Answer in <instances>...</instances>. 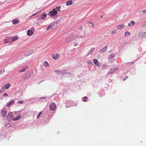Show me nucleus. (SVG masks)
Masks as SVG:
<instances>
[{
  "label": "nucleus",
  "instance_id": "f3484780",
  "mask_svg": "<svg viewBox=\"0 0 146 146\" xmlns=\"http://www.w3.org/2000/svg\"><path fill=\"white\" fill-rule=\"evenodd\" d=\"M130 35V32L127 31L125 33L124 35L125 36H129Z\"/></svg>",
  "mask_w": 146,
  "mask_h": 146
},
{
  "label": "nucleus",
  "instance_id": "c85d7f7f",
  "mask_svg": "<svg viewBox=\"0 0 146 146\" xmlns=\"http://www.w3.org/2000/svg\"><path fill=\"white\" fill-rule=\"evenodd\" d=\"M38 13H36L34 14H33L31 16H30V17H33L34 16H35V15H38Z\"/></svg>",
  "mask_w": 146,
  "mask_h": 146
},
{
  "label": "nucleus",
  "instance_id": "9d476101",
  "mask_svg": "<svg viewBox=\"0 0 146 146\" xmlns=\"http://www.w3.org/2000/svg\"><path fill=\"white\" fill-rule=\"evenodd\" d=\"M124 27V24H121L117 26V29L119 30H121Z\"/></svg>",
  "mask_w": 146,
  "mask_h": 146
},
{
  "label": "nucleus",
  "instance_id": "ddd939ff",
  "mask_svg": "<svg viewBox=\"0 0 146 146\" xmlns=\"http://www.w3.org/2000/svg\"><path fill=\"white\" fill-rule=\"evenodd\" d=\"M73 2L72 1H68L66 2V5L68 6L71 5L72 3Z\"/></svg>",
  "mask_w": 146,
  "mask_h": 146
},
{
  "label": "nucleus",
  "instance_id": "1a4fd4ad",
  "mask_svg": "<svg viewBox=\"0 0 146 146\" xmlns=\"http://www.w3.org/2000/svg\"><path fill=\"white\" fill-rule=\"evenodd\" d=\"M15 103V101L14 100H12L8 103L7 106L8 107H10L12 105L14 104Z\"/></svg>",
  "mask_w": 146,
  "mask_h": 146
},
{
  "label": "nucleus",
  "instance_id": "dca6fc26",
  "mask_svg": "<svg viewBox=\"0 0 146 146\" xmlns=\"http://www.w3.org/2000/svg\"><path fill=\"white\" fill-rule=\"evenodd\" d=\"M54 25V24L52 25H50L47 28V31L49 30L50 29H52V28L53 26Z\"/></svg>",
  "mask_w": 146,
  "mask_h": 146
},
{
  "label": "nucleus",
  "instance_id": "473e14b6",
  "mask_svg": "<svg viewBox=\"0 0 146 146\" xmlns=\"http://www.w3.org/2000/svg\"><path fill=\"white\" fill-rule=\"evenodd\" d=\"M128 78V76H126L125 78H124L123 79V80L124 81L126 79H127Z\"/></svg>",
  "mask_w": 146,
  "mask_h": 146
},
{
  "label": "nucleus",
  "instance_id": "6ab92c4d",
  "mask_svg": "<svg viewBox=\"0 0 146 146\" xmlns=\"http://www.w3.org/2000/svg\"><path fill=\"white\" fill-rule=\"evenodd\" d=\"M115 56V54H112L110 55L109 56V58H113Z\"/></svg>",
  "mask_w": 146,
  "mask_h": 146
},
{
  "label": "nucleus",
  "instance_id": "a878e982",
  "mask_svg": "<svg viewBox=\"0 0 146 146\" xmlns=\"http://www.w3.org/2000/svg\"><path fill=\"white\" fill-rule=\"evenodd\" d=\"M118 69V67H117L114 68L113 69V72L117 70Z\"/></svg>",
  "mask_w": 146,
  "mask_h": 146
},
{
  "label": "nucleus",
  "instance_id": "72a5a7b5",
  "mask_svg": "<svg viewBox=\"0 0 146 146\" xmlns=\"http://www.w3.org/2000/svg\"><path fill=\"white\" fill-rule=\"evenodd\" d=\"M142 13H146V10H144L142 11Z\"/></svg>",
  "mask_w": 146,
  "mask_h": 146
},
{
  "label": "nucleus",
  "instance_id": "f8f14e48",
  "mask_svg": "<svg viewBox=\"0 0 146 146\" xmlns=\"http://www.w3.org/2000/svg\"><path fill=\"white\" fill-rule=\"evenodd\" d=\"M21 117V116L20 115H19L17 116H16L15 118H14L13 119V121H16L19 120Z\"/></svg>",
  "mask_w": 146,
  "mask_h": 146
},
{
  "label": "nucleus",
  "instance_id": "20e7f679",
  "mask_svg": "<svg viewBox=\"0 0 146 146\" xmlns=\"http://www.w3.org/2000/svg\"><path fill=\"white\" fill-rule=\"evenodd\" d=\"M56 105L54 103H52L50 106V109L51 110L54 111L56 108Z\"/></svg>",
  "mask_w": 146,
  "mask_h": 146
},
{
  "label": "nucleus",
  "instance_id": "2eb2a0df",
  "mask_svg": "<svg viewBox=\"0 0 146 146\" xmlns=\"http://www.w3.org/2000/svg\"><path fill=\"white\" fill-rule=\"evenodd\" d=\"M95 48H93L91 49L90 50H89L88 52V55L89 54H91L93 52Z\"/></svg>",
  "mask_w": 146,
  "mask_h": 146
},
{
  "label": "nucleus",
  "instance_id": "f257e3e1",
  "mask_svg": "<svg viewBox=\"0 0 146 146\" xmlns=\"http://www.w3.org/2000/svg\"><path fill=\"white\" fill-rule=\"evenodd\" d=\"M60 7L57 6L56 7L55 9H53L52 10L49 12L48 14V15L51 17H52L57 14V11H60Z\"/></svg>",
  "mask_w": 146,
  "mask_h": 146
},
{
  "label": "nucleus",
  "instance_id": "0eeeda50",
  "mask_svg": "<svg viewBox=\"0 0 146 146\" xmlns=\"http://www.w3.org/2000/svg\"><path fill=\"white\" fill-rule=\"evenodd\" d=\"M52 57L53 59L56 60L59 58V54H53L52 55Z\"/></svg>",
  "mask_w": 146,
  "mask_h": 146
},
{
  "label": "nucleus",
  "instance_id": "4be33fe9",
  "mask_svg": "<svg viewBox=\"0 0 146 146\" xmlns=\"http://www.w3.org/2000/svg\"><path fill=\"white\" fill-rule=\"evenodd\" d=\"M145 33V32L143 33L142 32H140L139 33V35H138V36L139 37H140L141 36L143 35V34H144Z\"/></svg>",
  "mask_w": 146,
  "mask_h": 146
},
{
  "label": "nucleus",
  "instance_id": "aec40b11",
  "mask_svg": "<svg viewBox=\"0 0 146 146\" xmlns=\"http://www.w3.org/2000/svg\"><path fill=\"white\" fill-rule=\"evenodd\" d=\"M9 37H7L4 40V42L5 44L8 43V40L9 39Z\"/></svg>",
  "mask_w": 146,
  "mask_h": 146
},
{
  "label": "nucleus",
  "instance_id": "cd10ccee",
  "mask_svg": "<svg viewBox=\"0 0 146 146\" xmlns=\"http://www.w3.org/2000/svg\"><path fill=\"white\" fill-rule=\"evenodd\" d=\"M44 66H45L46 67L47 66H48V63L46 61L44 62Z\"/></svg>",
  "mask_w": 146,
  "mask_h": 146
},
{
  "label": "nucleus",
  "instance_id": "5701e85b",
  "mask_svg": "<svg viewBox=\"0 0 146 146\" xmlns=\"http://www.w3.org/2000/svg\"><path fill=\"white\" fill-rule=\"evenodd\" d=\"M8 115L11 118H13V115L12 113V112L9 113H8Z\"/></svg>",
  "mask_w": 146,
  "mask_h": 146
},
{
  "label": "nucleus",
  "instance_id": "2f4dec72",
  "mask_svg": "<svg viewBox=\"0 0 146 146\" xmlns=\"http://www.w3.org/2000/svg\"><path fill=\"white\" fill-rule=\"evenodd\" d=\"M8 96V95L7 93H5L3 95V96H4V97H7V96Z\"/></svg>",
  "mask_w": 146,
  "mask_h": 146
},
{
  "label": "nucleus",
  "instance_id": "b1692460",
  "mask_svg": "<svg viewBox=\"0 0 146 146\" xmlns=\"http://www.w3.org/2000/svg\"><path fill=\"white\" fill-rule=\"evenodd\" d=\"M87 99V97L85 96L83 98V101L84 102H86L87 101L86 99Z\"/></svg>",
  "mask_w": 146,
  "mask_h": 146
},
{
  "label": "nucleus",
  "instance_id": "7ed1b4c3",
  "mask_svg": "<svg viewBox=\"0 0 146 146\" xmlns=\"http://www.w3.org/2000/svg\"><path fill=\"white\" fill-rule=\"evenodd\" d=\"M11 86V85L9 83H8L7 84L2 86V89L3 90H6L8 89Z\"/></svg>",
  "mask_w": 146,
  "mask_h": 146
},
{
  "label": "nucleus",
  "instance_id": "9b49d317",
  "mask_svg": "<svg viewBox=\"0 0 146 146\" xmlns=\"http://www.w3.org/2000/svg\"><path fill=\"white\" fill-rule=\"evenodd\" d=\"M19 21L18 19H14L12 21L13 24L15 25L18 23H19Z\"/></svg>",
  "mask_w": 146,
  "mask_h": 146
},
{
  "label": "nucleus",
  "instance_id": "4468645a",
  "mask_svg": "<svg viewBox=\"0 0 146 146\" xmlns=\"http://www.w3.org/2000/svg\"><path fill=\"white\" fill-rule=\"evenodd\" d=\"M18 39V37L17 36H14L12 38V42L15 41Z\"/></svg>",
  "mask_w": 146,
  "mask_h": 146
},
{
  "label": "nucleus",
  "instance_id": "e433bc0d",
  "mask_svg": "<svg viewBox=\"0 0 146 146\" xmlns=\"http://www.w3.org/2000/svg\"><path fill=\"white\" fill-rule=\"evenodd\" d=\"M94 27V24H92V27Z\"/></svg>",
  "mask_w": 146,
  "mask_h": 146
},
{
  "label": "nucleus",
  "instance_id": "f03ea898",
  "mask_svg": "<svg viewBox=\"0 0 146 146\" xmlns=\"http://www.w3.org/2000/svg\"><path fill=\"white\" fill-rule=\"evenodd\" d=\"M35 30V29L34 27H32L31 28V30H29L27 31V35L30 36L32 35L33 33V31Z\"/></svg>",
  "mask_w": 146,
  "mask_h": 146
},
{
  "label": "nucleus",
  "instance_id": "c9c22d12",
  "mask_svg": "<svg viewBox=\"0 0 146 146\" xmlns=\"http://www.w3.org/2000/svg\"><path fill=\"white\" fill-rule=\"evenodd\" d=\"M128 25L129 26H131V24H130V23H129L128 24Z\"/></svg>",
  "mask_w": 146,
  "mask_h": 146
},
{
  "label": "nucleus",
  "instance_id": "4c0bfd02",
  "mask_svg": "<svg viewBox=\"0 0 146 146\" xmlns=\"http://www.w3.org/2000/svg\"><path fill=\"white\" fill-rule=\"evenodd\" d=\"M58 71L57 70H56V72H58Z\"/></svg>",
  "mask_w": 146,
  "mask_h": 146
},
{
  "label": "nucleus",
  "instance_id": "6e6552de",
  "mask_svg": "<svg viewBox=\"0 0 146 146\" xmlns=\"http://www.w3.org/2000/svg\"><path fill=\"white\" fill-rule=\"evenodd\" d=\"M6 113V111L5 110L1 111L0 112V115L1 116H5Z\"/></svg>",
  "mask_w": 146,
  "mask_h": 146
},
{
  "label": "nucleus",
  "instance_id": "a211bd4d",
  "mask_svg": "<svg viewBox=\"0 0 146 146\" xmlns=\"http://www.w3.org/2000/svg\"><path fill=\"white\" fill-rule=\"evenodd\" d=\"M27 67L24 68L22 70H20L19 71V72H24L26 70H27Z\"/></svg>",
  "mask_w": 146,
  "mask_h": 146
},
{
  "label": "nucleus",
  "instance_id": "393cba45",
  "mask_svg": "<svg viewBox=\"0 0 146 146\" xmlns=\"http://www.w3.org/2000/svg\"><path fill=\"white\" fill-rule=\"evenodd\" d=\"M117 31L116 30H115L111 32V34L113 35L115 33H116Z\"/></svg>",
  "mask_w": 146,
  "mask_h": 146
},
{
  "label": "nucleus",
  "instance_id": "c756f323",
  "mask_svg": "<svg viewBox=\"0 0 146 146\" xmlns=\"http://www.w3.org/2000/svg\"><path fill=\"white\" fill-rule=\"evenodd\" d=\"M24 102L22 101H18V103L20 104H22Z\"/></svg>",
  "mask_w": 146,
  "mask_h": 146
},
{
  "label": "nucleus",
  "instance_id": "f704fd0d",
  "mask_svg": "<svg viewBox=\"0 0 146 146\" xmlns=\"http://www.w3.org/2000/svg\"><path fill=\"white\" fill-rule=\"evenodd\" d=\"M78 45V43H74V46H76Z\"/></svg>",
  "mask_w": 146,
  "mask_h": 146
},
{
  "label": "nucleus",
  "instance_id": "39448f33",
  "mask_svg": "<svg viewBox=\"0 0 146 146\" xmlns=\"http://www.w3.org/2000/svg\"><path fill=\"white\" fill-rule=\"evenodd\" d=\"M93 61L94 64L97 66L98 67H99L100 66V63L99 62L97 59H94Z\"/></svg>",
  "mask_w": 146,
  "mask_h": 146
},
{
  "label": "nucleus",
  "instance_id": "7c9ffc66",
  "mask_svg": "<svg viewBox=\"0 0 146 146\" xmlns=\"http://www.w3.org/2000/svg\"><path fill=\"white\" fill-rule=\"evenodd\" d=\"M135 22L133 21H131V23L132 25H133L135 24Z\"/></svg>",
  "mask_w": 146,
  "mask_h": 146
},
{
  "label": "nucleus",
  "instance_id": "bb28decb",
  "mask_svg": "<svg viewBox=\"0 0 146 146\" xmlns=\"http://www.w3.org/2000/svg\"><path fill=\"white\" fill-rule=\"evenodd\" d=\"M41 113H42V112H41L38 114V115L37 116V119L39 117H40V115L41 114Z\"/></svg>",
  "mask_w": 146,
  "mask_h": 146
},
{
  "label": "nucleus",
  "instance_id": "412c9836",
  "mask_svg": "<svg viewBox=\"0 0 146 146\" xmlns=\"http://www.w3.org/2000/svg\"><path fill=\"white\" fill-rule=\"evenodd\" d=\"M66 39L67 40H68L69 41H70L72 40V37L71 36H68L66 38Z\"/></svg>",
  "mask_w": 146,
  "mask_h": 146
},
{
  "label": "nucleus",
  "instance_id": "423d86ee",
  "mask_svg": "<svg viewBox=\"0 0 146 146\" xmlns=\"http://www.w3.org/2000/svg\"><path fill=\"white\" fill-rule=\"evenodd\" d=\"M47 15L46 13H43L41 15V18L40 19L39 18H38L37 20L38 21H40L41 19H44L46 18V17Z\"/></svg>",
  "mask_w": 146,
  "mask_h": 146
}]
</instances>
